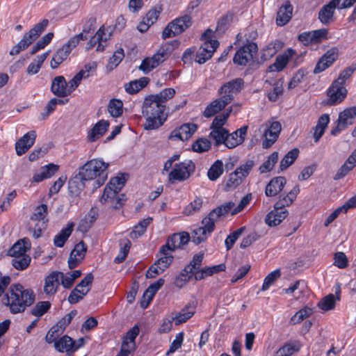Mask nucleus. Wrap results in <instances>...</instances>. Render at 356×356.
Returning a JSON list of instances; mask_svg holds the SVG:
<instances>
[{"label":"nucleus","instance_id":"obj_1","mask_svg":"<svg viewBox=\"0 0 356 356\" xmlns=\"http://www.w3.org/2000/svg\"><path fill=\"white\" fill-rule=\"evenodd\" d=\"M34 300L33 291L31 289H25L20 284L12 285L3 299V304L9 307L13 314L24 312L27 307L33 303Z\"/></svg>","mask_w":356,"mask_h":356},{"label":"nucleus","instance_id":"obj_2","mask_svg":"<svg viewBox=\"0 0 356 356\" xmlns=\"http://www.w3.org/2000/svg\"><path fill=\"white\" fill-rule=\"evenodd\" d=\"M142 109L145 118L144 128L146 130L156 129L167 120L168 115L165 113V105L161 104L151 95L145 99Z\"/></svg>","mask_w":356,"mask_h":356},{"label":"nucleus","instance_id":"obj_3","mask_svg":"<svg viewBox=\"0 0 356 356\" xmlns=\"http://www.w3.org/2000/svg\"><path fill=\"white\" fill-rule=\"evenodd\" d=\"M126 180L124 175H120L111 179L104 190L100 202L103 204L109 203L111 207L113 209L121 207L126 201V199L124 195H118V193L124 186Z\"/></svg>","mask_w":356,"mask_h":356},{"label":"nucleus","instance_id":"obj_4","mask_svg":"<svg viewBox=\"0 0 356 356\" xmlns=\"http://www.w3.org/2000/svg\"><path fill=\"white\" fill-rule=\"evenodd\" d=\"M109 163L102 159H93L87 161L79 169V172L84 179L88 181L96 179V188L103 185L108 177Z\"/></svg>","mask_w":356,"mask_h":356},{"label":"nucleus","instance_id":"obj_5","mask_svg":"<svg viewBox=\"0 0 356 356\" xmlns=\"http://www.w3.org/2000/svg\"><path fill=\"white\" fill-rule=\"evenodd\" d=\"M214 38V32L209 29L203 33L201 39L204 42L197 51L196 62L203 64L212 57L219 46V42Z\"/></svg>","mask_w":356,"mask_h":356},{"label":"nucleus","instance_id":"obj_6","mask_svg":"<svg viewBox=\"0 0 356 356\" xmlns=\"http://www.w3.org/2000/svg\"><path fill=\"white\" fill-rule=\"evenodd\" d=\"M48 20L44 19L36 24L28 33H25L22 40L10 51L11 56L17 55L32 44L38 36L46 29Z\"/></svg>","mask_w":356,"mask_h":356},{"label":"nucleus","instance_id":"obj_7","mask_svg":"<svg viewBox=\"0 0 356 356\" xmlns=\"http://www.w3.org/2000/svg\"><path fill=\"white\" fill-rule=\"evenodd\" d=\"M47 205L42 204L35 207L31 217L30 228L33 230V236L35 238H39L43 230L47 228Z\"/></svg>","mask_w":356,"mask_h":356},{"label":"nucleus","instance_id":"obj_8","mask_svg":"<svg viewBox=\"0 0 356 356\" xmlns=\"http://www.w3.org/2000/svg\"><path fill=\"white\" fill-rule=\"evenodd\" d=\"M234 205H235L234 202H228L213 209L208 216L202 220V226L201 227L210 235L214 230L216 222H217L220 217L225 216L229 213Z\"/></svg>","mask_w":356,"mask_h":356},{"label":"nucleus","instance_id":"obj_9","mask_svg":"<svg viewBox=\"0 0 356 356\" xmlns=\"http://www.w3.org/2000/svg\"><path fill=\"white\" fill-rule=\"evenodd\" d=\"M281 129V124L277 121L268 122L259 126L258 132L259 134L264 138L262 143L264 148H268L275 143Z\"/></svg>","mask_w":356,"mask_h":356},{"label":"nucleus","instance_id":"obj_10","mask_svg":"<svg viewBox=\"0 0 356 356\" xmlns=\"http://www.w3.org/2000/svg\"><path fill=\"white\" fill-rule=\"evenodd\" d=\"M195 170V164L191 160L176 163L168 174V181L174 184L176 181H184L188 179Z\"/></svg>","mask_w":356,"mask_h":356},{"label":"nucleus","instance_id":"obj_11","mask_svg":"<svg viewBox=\"0 0 356 356\" xmlns=\"http://www.w3.org/2000/svg\"><path fill=\"white\" fill-rule=\"evenodd\" d=\"M170 54L171 50L168 45L161 47L158 51L152 57H147L143 60L139 66V70L145 74H148L153 69L159 66V64L165 61Z\"/></svg>","mask_w":356,"mask_h":356},{"label":"nucleus","instance_id":"obj_12","mask_svg":"<svg viewBox=\"0 0 356 356\" xmlns=\"http://www.w3.org/2000/svg\"><path fill=\"white\" fill-rule=\"evenodd\" d=\"M191 24V17L188 15L177 18L165 28L162 33V38L165 39L179 35L190 27Z\"/></svg>","mask_w":356,"mask_h":356},{"label":"nucleus","instance_id":"obj_13","mask_svg":"<svg viewBox=\"0 0 356 356\" xmlns=\"http://www.w3.org/2000/svg\"><path fill=\"white\" fill-rule=\"evenodd\" d=\"M244 81L241 78L234 79L224 83L218 90L220 97L228 104L234 99V96L243 88Z\"/></svg>","mask_w":356,"mask_h":356},{"label":"nucleus","instance_id":"obj_14","mask_svg":"<svg viewBox=\"0 0 356 356\" xmlns=\"http://www.w3.org/2000/svg\"><path fill=\"white\" fill-rule=\"evenodd\" d=\"M356 118V106H351L344 109L339 115L337 125L331 131L334 136L339 134L341 131L353 124Z\"/></svg>","mask_w":356,"mask_h":356},{"label":"nucleus","instance_id":"obj_15","mask_svg":"<svg viewBox=\"0 0 356 356\" xmlns=\"http://www.w3.org/2000/svg\"><path fill=\"white\" fill-rule=\"evenodd\" d=\"M257 50V44L254 42H250L243 46L235 54L234 63L238 65H245L253 59Z\"/></svg>","mask_w":356,"mask_h":356},{"label":"nucleus","instance_id":"obj_16","mask_svg":"<svg viewBox=\"0 0 356 356\" xmlns=\"http://www.w3.org/2000/svg\"><path fill=\"white\" fill-rule=\"evenodd\" d=\"M348 90L345 86L340 85L338 81H333L327 91L329 105H337L342 102L347 96Z\"/></svg>","mask_w":356,"mask_h":356},{"label":"nucleus","instance_id":"obj_17","mask_svg":"<svg viewBox=\"0 0 356 356\" xmlns=\"http://www.w3.org/2000/svg\"><path fill=\"white\" fill-rule=\"evenodd\" d=\"M197 126L194 123H186L175 129L170 134V140H187L197 131Z\"/></svg>","mask_w":356,"mask_h":356},{"label":"nucleus","instance_id":"obj_18","mask_svg":"<svg viewBox=\"0 0 356 356\" xmlns=\"http://www.w3.org/2000/svg\"><path fill=\"white\" fill-rule=\"evenodd\" d=\"M328 31L321 29L312 31H306L298 35V40L304 45L317 44L327 38Z\"/></svg>","mask_w":356,"mask_h":356},{"label":"nucleus","instance_id":"obj_19","mask_svg":"<svg viewBox=\"0 0 356 356\" xmlns=\"http://www.w3.org/2000/svg\"><path fill=\"white\" fill-rule=\"evenodd\" d=\"M338 50L332 48L327 51L317 62L313 72L319 74L330 67L338 58Z\"/></svg>","mask_w":356,"mask_h":356},{"label":"nucleus","instance_id":"obj_20","mask_svg":"<svg viewBox=\"0 0 356 356\" xmlns=\"http://www.w3.org/2000/svg\"><path fill=\"white\" fill-rule=\"evenodd\" d=\"M190 240V236L186 232L175 234L168 238L166 244L163 245V251L171 250L172 252L186 245Z\"/></svg>","mask_w":356,"mask_h":356},{"label":"nucleus","instance_id":"obj_21","mask_svg":"<svg viewBox=\"0 0 356 356\" xmlns=\"http://www.w3.org/2000/svg\"><path fill=\"white\" fill-rule=\"evenodd\" d=\"M36 138L35 131H30L21 137L15 143V150L18 156L24 154L34 144Z\"/></svg>","mask_w":356,"mask_h":356},{"label":"nucleus","instance_id":"obj_22","mask_svg":"<svg viewBox=\"0 0 356 356\" xmlns=\"http://www.w3.org/2000/svg\"><path fill=\"white\" fill-rule=\"evenodd\" d=\"M87 248L83 241L77 243L71 252L68 259V266L70 269L76 268L83 260Z\"/></svg>","mask_w":356,"mask_h":356},{"label":"nucleus","instance_id":"obj_23","mask_svg":"<svg viewBox=\"0 0 356 356\" xmlns=\"http://www.w3.org/2000/svg\"><path fill=\"white\" fill-rule=\"evenodd\" d=\"M248 126H243L232 134L227 132L225 145L227 147L232 149L241 144L247 134Z\"/></svg>","mask_w":356,"mask_h":356},{"label":"nucleus","instance_id":"obj_24","mask_svg":"<svg viewBox=\"0 0 356 356\" xmlns=\"http://www.w3.org/2000/svg\"><path fill=\"white\" fill-rule=\"evenodd\" d=\"M61 272H52L44 278V292L48 296L54 295L60 285Z\"/></svg>","mask_w":356,"mask_h":356},{"label":"nucleus","instance_id":"obj_25","mask_svg":"<svg viewBox=\"0 0 356 356\" xmlns=\"http://www.w3.org/2000/svg\"><path fill=\"white\" fill-rule=\"evenodd\" d=\"M51 90L58 97H65L70 95L67 83L63 76H57L54 78L51 82Z\"/></svg>","mask_w":356,"mask_h":356},{"label":"nucleus","instance_id":"obj_26","mask_svg":"<svg viewBox=\"0 0 356 356\" xmlns=\"http://www.w3.org/2000/svg\"><path fill=\"white\" fill-rule=\"evenodd\" d=\"M164 282L165 280L163 278H160L156 282L151 284L149 286V287L144 292L143 299L140 302V306L142 308L145 309L147 307L156 292L164 284Z\"/></svg>","mask_w":356,"mask_h":356},{"label":"nucleus","instance_id":"obj_27","mask_svg":"<svg viewBox=\"0 0 356 356\" xmlns=\"http://www.w3.org/2000/svg\"><path fill=\"white\" fill-rule=\"evenodd\" d=\"M296 51L289 48L284 54L278 56L273 64L268 67L269 72H280L287 65L289 59L295 55Z\"/></svg>","mask_w":356,"mask_h":356},{"label":"nucleus","instance_id":"obj_28","mask_svg":"<svg viewBox=\"0 0 356 356\" xmlns=\"http://www.w3.org/2000/svg\"><path fill=\"white\" fill-rule=\"evenodd\" d=\"M58 170V166L53 163L44 165L35 172L32 178V182L38 183L44 179H49L54 175Z\"/></svg>","mask_w":356,"mask_h":356},{"label":"nucleus","instance_id":"obj_29","mask_svg":"<svg viewBox=\"0 0 356 356\" xmlns=\"http://www.w3.org/2000/svg\"><path fill=\"white\" fill-rule=\"evenodd\" d=\"M286 209H274L266 216L265 222L270 227L280 225L288 216Z\"/></svg>","mask_w":356,"mask_h":356},{"label":"nucleus","instance_id":"obj_30","mask_svg":"<svg viewBox=\"0 0 356 356\" xmlns=\"http://www.w3.org/2000/svg\"><path fill=\"white\" fill-rule=\"evenodd\" d=\"M286 180L284 177H277L272 179L266 185L265 194L268 197H274L282 191Z\"/></svg>","mask_w":356,"mask_h":356},{"label":"nucleus","instance_id":"obj_31","mask_svg":"<svg viewBox=\"0 0 356 356\" xmlns=\"http://www.w3.org/2000/svg\"><path fill=\"white\" fill-rule=\"evenodd\" d=\"M108 127V121L104 120L98 121L88 132V140L91 143L96 141L104 136Z\"/></svg>","mask_w":356,"mask_h":356},{"label":"nucleus","instance_id":"obj_32","mask_svg":"<svg viewBox=\"0 0 356 356\" xmlns=\"http://www.w3.org/2000/svg\"><path fill=\"white\" fill-rule=\"evenodd\" d=\"M299 192V186L296 185L286 195H281L279 200L274 204L275 208L285 209L286 207L290 206L293 202Z\"/></svg>","mask_w":356,"mask_h":356},{"label":"nucleus","instance_id":"obj_33","mask_svg":"<svg viewBox=\"0 0 356 356\" xmlns=\"http://www.w3.org/2000/svg\"><path fill=\"white\" fill-rule=\"evenodd\" d=\"M225 270V265L223 264L202 268H200L193 273V277L196 281H200Z\"/></svg>","mask_w":356,"mask_h":356},{"label":"nucleus","instance_id":"obj_34","mask_svg":"<svg viewBox=\"0 0 356 356\" xmlns=\"http://www.w3.org/2000/svg\"><path fill=\"white\" fill-rule=\"evenodd\" d=\"M339 0H330V1L324 6L318 13V19L323 24H327L332 18L334 10L338 8Z\"/></svg>","mask_w":356,"mask_h":356},{"label":"nucleus","instance_id":"obj_35","mask_svg":"<svg viewBox=\"0 0 356 356\" xmlns=\"http://www.w3.org/2000/svg\"><path fill=\"white\" fill-rule=\"evenodd\" d=\"M293 14V6L289 3H286L281 6L277 12L276 17V23L278 26H284L291 19Z\"/></svg>","mask_w":356,"mask_h":356},{"label":"nucleus","instance_id":"obj_36","mask_svg":"<svg viewBox=\"0 0 356 356\" xmlns=\"http://www.w3.org/2000/svg\"><path fill=\"white\" fill-rule=\"evenodd\" d=\"M54 347L60 353H66L67 355H72L74 352L73 339L65 335L55 341Z\"/></svg>","mask_w":356,"mask_h":356},{"label":"nucleus","instance_id":"obj_37","mask_svg":"<svg viewBox=\"0 0 356 356\" xmlns=\"http://www.w3.org/2000/svg\"><path fill=\"white\" fill-rule=\"evenodd\" d=\"M228 104L220 97L211 102L204 109L203 115L205 118H211L223 110Z\"/></svg>","mask_w":356,"mask_h":356},{"label":"nucleus","instance_id":"obj_38","mask_svg":"<svg viewBox=\"0 0 356 356\" xmlns=\"http://www.w3.org/2000/svg\"><path fill=\"white\" fill-rule=\"evenodd\" d=\"M74 224L73 222L68 223L67 226L63 228L60 232L54 236V244L58 248L64 246L66 241L72 234Z\"/></svg>","mask_w":356,"mask_h":356},{"label":"nucleus","instance_id":"obj_39","mask_svg":"<svg viewBox=\"0 0 356 356\" xmlns=\"http://www.w3.org/2000/svg\"><path fill=\"white\" fill-rule=\"evenodd\" d=\"M69 47H66L64 44L58 49L53 56L50 65L51 68H57L65 60L67 59L70 54Z\"/></svg>","mask_w":356,"mask_h":356},{"label":"nucleus","instance_id":"obj_40","mask_svg":"<svg viewBox=\"0 0 356 356\" xmlns=\"http://www.w3.org/2000/svg\"><path fill=\"white\" fill-rule=\"evenodd\" d=\"M149 79L147 77H142L136 79L125 84V90L129 94H134L144 88L149 83Z\"/></svg>","mask_w":356,"mask_h":356},{"label":"nucleus","instance_id":"obj_41","mask_svg":"<svg viewBox=\"0 0 356 356\" xmlns=\"http://www.w3.org/2000/svg\"><path fill=\"white\" fill-rule=\"evenodd\" d=\"M86 181L87 180L84 179L79 172L76 175L69 181L70 192L72 194L78 195L85 188Z\"/></svg>","mask_w":356,"mask_h":356},{"label":"nucleus","instance_id":"obj_42","mask_svg":"<svg viewBox=\"0 0 356 356\" xmlns=\"http://www.w3.org/2000/svg\"><path fill=\"white\" fill-rule=\"evenodd\" d=\"M29 246V244L24 240L18 241L10 248L8 255L13 258L25 256Z\"/></svg>","mask_w":356,"mask_h":356},{"label":"nucleus","instance_id":"obj_43","mask_svg":"<svg viewBox=\"0 0 356 356\" xmlns=\"http://www.w3.org/2000/svg\"><path fill=\"white\" fill-rule=\"evenodd\" d=\"M194 314L195 309L191 306L187 305L182 309L180 312L175 315L172 314V316L174 318L175 323L176 325H180L187 321L193 316Z\"/></svg>","mask_w":356,"mask_h":356},{"label":"nucleus","instance_id":"obj_44","mask_svg":"<svg viewBox=\"0 0 356 356\" xmlns=\"http://www.w3.org/2000/svg\"><path fill=\"white\" fill-rule=\"evenodd\" d=\"M355 166H356V152L354 151L337 172V178L346 176Z\"/></svg>","mask_w":356,"mask_h":356},{"label":"nucleus","instance_id":"obj_45","mask_svg":"<svg viewBox=\"0 0 356 356\" xmlns=\"http://www.w3.org/2000/svg\"><path fill=\"white\" fill-rule=\"evenodd\" d=\"M223 163L221 160H216L209 168L207 176L209 180H217L223 173Z\"/></svg>","mask_w":356,"mask_h":356},{"label":"nucleus","instance_id":"obj_46","mask_svg":"<svg viewBox=\"0 0 356 356\" xmlns=\"http://www.w3.org/2000/svg\"><path fill=\"white\" fill-rule=\"evenodd\" d=\"M172 252V251L171 250H165L163 251L162 245L157 254V257H159L156 261L157 264H159L162 268L166 270L173 260V257L171 254Z\"/></svg>","mask_w":356,"mask_h":356},{"label":"nucleus","instance_id":"obj_47","mask_svg":"<svg viewBox=\"0 0 356 356\" xmlns=\"http://www.w3.org/2000/svg\"><path fill=\"white\" fill-rule=\"evenodd\" d=\"M108 112L113 118H118L123 113V103L118 99H112L108 104Z\"/></svg>","mask_w":356,"mask_h":356},{"label":"nucleus","instance_id":"obj_48","mask_svg":"<svg viewBox=\"0 0 356 356\" xmlns=\"http://www.w3.org/2000/svg\"><path fill=\"white\" fill-rule=\"evenodd\" d=\"M299 155V149L294 148L290 150L281 160L280 168L281 170H284L291 165L297 159Z\"/></svg>","mask_w":356,"mask_h":356},{"label":"nucleus","instance_id":"obj_49","mask_svg":"<svg viewBox=\"0 0 356 356\" xmlns=\"http://www.w3.org/2000/svg\"><path fill=\"white\" fill-rule=\"evenodd\" d=\"M49 55V51H47L45 53H43L39 56H38L33 60L31 62L28 67H27V72L30 74H37L42 63L46 60Z\"/></svg>","mask_w":356,"mask_h":356},{"label":"nucleus","instance_id":"obj_50","mask_svg":"<svg viewBox=\"0 0 356 356\" xmlns=\"http://www.w3.org/2000/svg\"><path fill=\"white\" fill-rule=\"evenodd\" d=\"M131 241L127 239L124 238L120 241V250L118 252V254L115 258V263H122L124 261L127 257V254L129 252L130 248H131Z\"/></svg>","mask_w":356,"mask_h":356},{"label":"nucleus","instance_id":"obj_51","mask_svg":"<svg viewBox=\"0 0 356 356\" xmlns=\"http://www.w3.org/2000/svg\"><path fill=\"white\" fill-rule=\"evenodd\" d=\"M300 346L298 342L286 343L276 352V356H291L294 353L299 351Z\"/></svg>","mask_w":356,"mask_h":356},{"label":"nucleus","instance_id":"obj_52","mask_svg":"<svg viewBox=\"0 0 356 356\" xmlns=\"http://www.w3.org/2000/svg\"><path fill=\"white\" fill-rule=\"evenodd\" d=\"M152 220V219L151 218H147L140 221L136 226H134L133 231L131 232V238H137L142 236L145 232L147 227Z\"/></svg>","mask_w":356,"mask_h":356},{"label":"nucleus","instance_id":"obj_53","mask_svg":"<svg viewBox=\"0 0 356 356\" xmlns=\"http://www.w3.org/2000/svg\"><path fill=\"white\" fill-rule=\"evenodd\" d=\"M281 46L279 42H270L266 45L261 51V59L269 60L277 52Z\"/></svg>","mask_w":356,"mask_h":356},{"label":"nucleus","instance_id":"obj_54","mask_svg":"<svg viewBox=\"0 0 356 356\" xmlns=\"http://www.w3.org/2000/svg\"><path fill=\"white\" fill-rule=\"evenodd\" d=\"M313 314V310L309 307H305L298 311L291 318V323L296 325L309 317Z\"/></svg>","mask_w":356,"mask_h":356},{"label":"nucleus","instance_id":"obj_55","mask_svg":"<svg viewBox=\"0 0 356 356\" xmlns=\"http://www.w3.org/2000/svg\"><path fill=\"white\" fill-rule=\"evenodd\" d=\"M193 276V273L186 266L181 270L180 274L177 277L175 284L178 288L183 287Z\"/></svg>","mask_w":356,"mask_h":356},{"label":"nucleus","instance_id":"obj_56","mask_svg":"<svg viewBox=\"0 0 356 356\" xmlns=\"http://www.w3.org/2000/svg\"><path fill=\"white\" fill-rule=\"evenodd\" d=\"M94 277L92 273H88L79 284L76 285L75 289H78L80 294L86 295L90 289Z\"/></svg>","mask_w":356,"mask_h":356},{"label":"nucleus","instance_id":"obj_57","mask_svg":"<svg viewBox=\"0 0 356 356\" xmlns=\"http://www.w3.org/2000/svg\"><path fill=\"white\" fill-rule=\"evenodd\" d=\"M279 159L278 152H274L268 157L267 160L259 167L261 173L270 172L277 162Z\"/></svg>","mask_w":356,"mask_h":356},{"label":"nucleus","instance_id":"obj_58","mask_svg":"<svg viewBox=\"0 0 356 356\" xmlns=\"http://www.w3.org/2000/svg\"><path fill=\"white\" fill-rule=\"evenodd\" d=\"M231 109L226 111L217 116L213 119V122L211 125V129H225L223 126L227 122V120L230 115Z\"/></svg>","mask_w":356,"mask_h":356},{"label":"nucleus","instance_id":"obj_59","mask_svg":"<svg viewBox=\"0 0 356 356\" xmlns=\"http://www.w3.org/2000/svg\"><path fill=\"white\" fill-rule=\"evenodd\" d=\"M96 33L97 37L98 40H99V44L97 45L96 50L97 51H102L106 46V42L110 39L111 33H106V29L104 26L100 27Z\"/></svg>","mask_w":356,"mask_h":356},{"label":"nucleus","instance_id":"obj_60","mask_svg":"<svg viewBox=\"0 0 356 356\" xmlns=\"http://www.w3.org/2000/svg\"><path fill=\"white\" fill-rule=\"evenodd\" d=\"M175 94V89L172 88H165L161 90L159 94L151 95L154 97L155 99L159 101L161 104H165V102L172 99Z\"/></svg>","mask_w":356,"mask_h":356},{"label":"nucleus","instance_id":"obj_61","mask_svg":"<svg viewBox=\"0 0 356 356\" xmlns=\"http://www.w3.org/2000/svg\"><path fill=\"white\" fill-rule=\"evenodd\" d=\"M211 147V142L205 138H200L195 140L192 145L193 150L196 152H204Z\"/></svg>","mask_w":356,"mask_h":356},{"label":"nucleus","instance_id":"obj_62","mask_svg":"<svg viewBox=\"0 0 356 356\" xmlns=\"http://www.w3.org/2000/svg\"><path fill=\"white\" fill-rule=\"evenodd\" d=\"M243 180V179L234 170L229 175V178L225 184L226 190L229 191L236 188L241 184Z\"/></svg>","mask_w":356,"mask_h":356},{"label":"nucleus","instance_id":"obj_63","mask_svg":"<svg viewBox=\"0 0 356 356\" xmlns=\"http://www.w3.org/2000/svg\"><path fill=\"white\" fill-rule=\"evenodd\" d=\"M245 229V227H242L234 232H232L225 239V244L227 250H229L238 240V238L242 235Z\"/></svg>","mask_w":356,"mask_h":356},{"label":"nucleus","instance_id":"obj_64","mask_svg":"<svg viewBox=\"0 0 356 356\" xmlns=\"http://www.w3.org/2000/svg\"><path fill=\"white\" fill-rule=\"evenodd\" d=\"M254 161L253 160H248L240 166H238L235 171L243 179L248 176L253 167L254 166Z\"/></svg>","mask_w":356,"mask_h":356}]
</instances>
